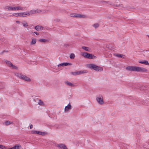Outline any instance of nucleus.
<instances>
[{
    "label": "nucleus",
    "instance_id": "nucleus-7",
    "mask_svg": "<svg viewBox=\"0 0 149 149\" xmlns=\"http://www.w3.org/2000/svg\"><path fill=\"white\" fill-rule=\"evenodd\" d=\"M65 84L67 86H69L71 87H76L77 85L75 83H73L69 81L66 80L64 81V82Z\"/></svg>",
    "mask_w": 149,
    "mask_h": 149
},
{
    "label": "nucleus",
    "instance_id": "nucleus-3",
    "mask_svg": "<svg viewBox=\"0 0 149 149\" xmlns=\"http://www.w3.org/2000/svg\"><path fill=\"white\" fill-rule=\"evenodd\" d=\"M24 8L21 6H9L5 7L4 9L8 11L23 10Z\"/></svg>",
    "mask_w": 149,
    "mask_h": 149
},
{
    "label": "nucleus",
    "instance_id": "nucleus-40",
    "mask_svg": "<svg viewBox=\"0 0 149 149\" xmlns=\"http://www.w3.org/2000/svg\"><path fill=\"white\" fill-rule=\"evenodd\" d=\"M43 13H46V11H44V12H43Z\"/></svg>",
    "mask_w": 149,
    "mask_h": 149
},
{
    "label": "nucleus",
    "instance_id": "nucleus-17",
    "mask_svg": "<svg viewBox=\"0 0 149 149\" xmlns=\"http://www.w3.org/2000/svg\"><path fill=\"white\" fill-rule=\"evenodd\" d=\"M35 10H32L29 11H27V13H28V16H30V15L35 14Z\"/></svg>",
    "mask_w": 149,
    "mask_h": 149
},
{
    "label": "nucleus",
    "instance_id": "nucleus-29",
    "mask_svg": "<svg viewBox=\"0 0 149 149\" xmlns=\"http://www.w3.org/2000/svg\"><path fill=\"white\" fill-rule=\"evenodd\" d=\"M22 24L23 25V26L24 27H26L28 26V23L25 22H23L22 23Z\"/></svg>",
    "mask_w": 149,
    "mask_h": 149
},
{
    "label": "nucleus",
    "instance_id": "nucleus-25",
    "mask_svg": "<svg viewBox=\"0 0 149 149\" xmlns=\"http://www.w3.org/2000/svg\"><path fill=\"white\" fill-rule=\"evenodd\" d=\"M77 14L72 13L70 15V16L71 17H76L77 18Z\"/></svg>",
    "mask_w": 149,
    "mask_h": 149
},
{
    "label": "nucleus",
    "instance_id": "nucleus-22",
    "mask_svg": "<svg viewBox=\"0 0 149 149\" xmlns=\"http://www.w3.org/2000/svg\"><path fill=\"white\" fill-rule=\"evenodd\" d=\"M88 72V71L86 70H83L79 71V74L80 75L82 74L86 73Z\"/></svg>",
    "mask_w": 149,
    "mask_h": 149
},
{
    "label": "nucleus",
    "instance_id": "nucleus-36",
    "mask_svg": "<svg viewBox=\"0 0 149 149\" xmlns=\"http://www.w3.org/2000/svg\"><path fill=\"white\" fill-rule=\"evenodd\" d=\"M33 33L36 34L37 35H38V36L39 35V33L37 32H32L31 33V34H32L33 36H34Z\"/></svg>",
    "mask_w": 149,
    "mask_h": 149
},
{
    "label": "nucleus",
    "instance_id": "nucleus-20",
    "mask_svg": "<svg viewBox=\"0 0 149 149\" xmlns=\"http://www.w3.org/2000/svg\"><path fill=\"white\" fill-rule=\"evenodd\" d=\"M13 124V122H12L10 121H6L4 122L3 123L4 125L7 126Z\"/></svg>",
    "mask_w": 149,
    "mask_h": 149
},
{
    "label": "nucleus",
    "instance_id": "nucleus-31",
    "mask_svg": "<svg viewBox=\"0 0 149 149\" xmlns=\"http://www.w3.org/2000/svg\"><path fill=\"white\" fill-rule=\"evenodd\" d=\"M144 56H145L149 57V51H146L145 52Z\"/></svg>",
    "mask_w": 149,
    "mask_h": 149
},
{
    "label": "nucleus",
    "instance_id": "nucleus-8",
    "mask_svg": "<svg viewBox=\"0 0 149 149\" xmlns=\"http://www.w3.org/2000/svg\"><path fill=\"white\" fill-rule=\"evenodd\" d=\"M6 63L7 65L9 67L11 68L17 70L18 69V68L16 66L13 65L10 62L6 61Z\"/></svg>",
    "mask_w": 149,
    "mask_h": 149
},
{
    "label": "nucleus",
    "instance_id": "nucleus-5",
    "mask_svg": "<svg viewBox=\"0 0 149 149\" xmlns=\"http://www.w3.org/2000/svg\"><path fill=\"white\" fill-rule=\"evenodd\" d=\"M81 55L84 58L89 59H95L96 57L93 54L87 52H83L81 54Z\"/></svg>",
    "mask_w": 149,
    "mask_h": 149
},
{
    "label": "nucleus",
    "instance_id": "nucleus-11",
    "mask_svg": "<svg viewBox=\"0 0 149 149\" xmlns=\"http://www.w3.org/2000/svg\"><path fill=\"white\" fill-rule=\"evenodd\" d=\"M56 146L60 149H68L66 146L63 144H57Z\"/></svg>",
    "mask_w": 149,
    "mask_h": 149
},
{
    "label": "nucleus",
    "instance_id": "nucleus-38",
    "mask_svg": "<svg viewBox=\"0 0 149 149\" xmlns=\"http://www.w3.org/2000/svg\"><path fill=\"white\" fill-rule=\"evenodd\" d=\"M16 22L17 24H20V22L19 21H16Z\"/></svg>",
    "mask_w": 149,
    "mask_h": 149
},
{
    "label": "nucleus",
    "instance_id": "nucleus-23",
    "mask_svg": "<svg viewBox=\"0 0 149 149\" xmlns=\"http://www.w3.org/2000/svg\"><path fill=\"white\" fill-rule=\"evenodd\" d=\"M12 15L13 16L15 17H20V12L13 13Z\"/></svg>",
    "mask_w": 149,
    "mask_h": 149
},
{
    "label": "nucleus",
    "instance_id": "nucleus-32",
    "mask_svg": "<svg viewBox=\"0 0 149 149\" xmlns=\"http://www.w3.org/2000/svg\"><path fill=\"white\" fill-rule=\"evenodd\" d=\"M93 26L95 28H97L99 26V24L97 23H96L93 25Z\"/></svg>",
    "mask_w": 149,
    "mask_h": 149
},
{
    "label": "nucleus",
    "instance_id": "nucleus-35",
    "mask_svg": "<svg viewBox=\"0 0 149 149\" xmlns=\"http://www.w3.org/2000/svg\"><path fill=\"white\" fill-rule=\"evenodd\" d=\"M144 64H145L146 65H149V63L148 61L146 60H144Z\"/></svg>",
    "mask_w": 149,
    "mask_h": 149
},
{
    "label": "nucleus",
    "instance_id": "nucleus-26",
    "mask_svg": "<svg viewBox=\"0 0 149 149\" xmlns=\"http://www.w3.org/2000/svg\"><path fill=\"white\" fill-rule=\"evenodd\" d=\"M79 71H77V72H72L71 73V74H72L74 75V76H76L77 75H79Z\"/></svg>",
    "mask_w": 149,
    "mask_h": 149
},
{
    "label": "nucleus",
    "instance_id": "nucleus-12",
    "mask_svg": "<svg viewBox=\"0 0 149 149\" xmlns=\"http://www.w3.org/2000/svg\"><path fill=\"white\" fill-rule=\"evenodd\" d=\"M28 14L27 11L25 12H20V17H26L27 16H28Z\"/></svg>",
    "mask_w": 149,
    "mask_h": 149
},
{
    "label": "nucleus",
    "instance_id": "nucleus-2",
    "mask_svg": "<svg viewBox=\"0 0 149 149\" xmlns=\"http://www.w3.org/2000/svg\"><path fill=\"white\" fill-rule=\"evenodd\" d=\"M86 67L88 68L93 70L96 71H102L103 70L102 67L97 66L93 63H88L86 65Z\"/></svg>",
    "mask_w": 149,
    "mask_h": 149
},
{
    "label": "nucleus",
    "instance_id": "nucleus-28",
    "mask_svg": "<svg viewBox=\"0 0 149 149\" xmlns=\"http://www.w3.org/2000/svg\"><path fill=\"white\" fill-rule=\"evenodd\" d=\"M70 59H74L75 57V55L73 53H71L70 55Z\"/></svg>",
    "mask_w": 149,
    "mask_h": 149
},
{
    "label": "nucleus",
    "instance_id": "nucleus-18",
    "mask_svg": "<svg viewBox=\"0 0 149 149\" xmlns=\"http://www.w3.org/2000/svg\"><path fill=\"white\" fill-rule=\"evenodd\" d=\"M86 17L87 16L84 15L77 14V18H84Z\"/></svg>",
    "mask_w": 149,
    "mask_h": 149
},
{
    "label": "nucleus",
    "instance_id": "nucleus-27",
    "mask_svg": "<svg viewBox=\"0 0 149 149\" xmlns=\"http://www.w3.org/2000/svg\"><path fill=\"white\" fill-rule=\"evenodd\" d=\"M46 134V133L44 132H42L38 131L37 134H39L41 135H45Z\"/></svg>",
    "mask_w": 149,
    "mask_h": 149
},
{
    "label": "nucleus",
    "instance_id": "nucleus-39",
    "mask_svg": "<svg viewBox=\"0 0 149 149\" xmlns=\"http://www.w3.org/2000/svg\"><path fill=\"white\" fill-rule=\"evenodd\" d=\"M33 126L32 125H31L30 126V129H32L33 128Z\"/></svg>",
    "mask_w": 149,
    "mask_h": 149
},
{
    "label": "nucleus",
    "instance_id": "nucleus-30",
    "mask_svg": "<svg viewBox=\"0 0 149 149\" xmlns=\"http://www.w3.org/2000/svg\"><path fill=\"white\" fill-rule=\"evenodd\" d=\"M35 13H40L42 12L41 10L39 9L35 10Z\"/></svg>",
    "mask_w": 149,
    "mask_h": 149
},
{
    "label": "nucleus",
    "instance_id": "nucleus-14",
    "mask_svg": "<svg viewBox=\"0 0 149 149\" xmlns=\"http://www.w3.org/2000/svg\"><path fill=\"white\" fill-rule=\"evenodd\" d=\"M21 146L19 145H16L11 148H8L7 149H20Z\"/></svg>",
    "mask_w": 149,
    "mask_h": 149
},
{
    "label": "nucleus",
    "instance_id": "nucleus-24",
    "mask_svg": "<svg viewBox=\"0 0 149 149\" xmlns=\"http://www.w3.org/2000/svg\"><path fill=\"white\" fill-rule=\"evenodd\" d=\"M38 41L40 42H45L47 41V40L46 39L42 38L39 40Z\"/></svg>",
    "mask_w": 149,
    "mask_h": 149
},
{
    "label": "nucleus",
    "instance_id": "nucleus-34",
    "mask_svg": "<svg viewBox=\"0 0 149 149\" xmlns=\"http://www.w3.org/2000/svg\"><path fill=\"white\" fill-rule=\"evenodd\" d=\"M0 148H1L2 149H7L8 148H7L5 146L3 145H0Z\"/></svg>",
    "mask_w": 149,
    "mask_h": 149
},
{
    "label": "nucleus",
    "instance_id": "nucleus-21",
    "mask_svg": "<svg viewBox=\"0 0 149 149\" xmlns=\"http://www.w3.org/2000/svg\"><path fill=\"white\" fill-rule=\"evenodd\" d=\"M115 55L117 57L121 58H125V56L123 54H115Z\"/></svg>",
    "mask_w": 149,
    "mask_h": 149
},
{
    "label": "nucleus",
    "instance_id": "nucleus-1",
    "mask_svg": "<svg viewBox=\"0 0 149 149\" xmlns=\"http://www.w3.org/2000/svg\"><path fill=\"white\" fill-rule=\"evenodd\" d=\"M126 69L133 71L146 72L147 70L144 68L137 66H128L126 67Z\"/></svg>",
    "mask_w": 149,
    "mask_h": 149
},
{
    "label": "nucleus",
    "instance_id": "nucleus-13",
    "mask_svg": "<svg viewBox=\"0 0 149 149\" xmlns=\"http://www.w3.org/2000/svg\"><path fill=\"white\" fill-rule=\"evenodd\" d=\"M37 42V40L36 38H32L31 41L30 42V45H34L36 44Z\"/></svg>",
    "mask_w": 149,
    "mask_h": 149
},
{
    "label": "nucleus",
    "instance_id": "nucleus-15",
    "mask_svg": "<svg viewBox=\"0 0 149 149\" xmlns=\"http://www.w3.org/2000/svg\"><path fill=\"white\" fill-rule=\"evenodd\" d=\"M35 29L38 31H42L43 29V27L41 26L38 25L35 26Z\"/></svg>",
    "mask_w": 149,
    "mask_h": 149
},
{
    "label": "nucleus",
    "instance_id": "nucleus-37",
    "mask_svg": "<svg viewBox=\"0 0 149 149\" xmlns=\"http://www.w3.org/2000/svg\"><path fill=\"white\" fill-rule=\"evenodd\" d=\"M139 63L144 64V61H139Z\"/></svg>",
    "mask_w": 149,
    "mask_h": 149
},
{
    "label": "nucleus",
    "instance_id": "nucleus-6",
    "mask_svg": "<svg viewBox=\"0 0 149 149\" xmlns=\"http://www.w3.org/2000/svg\"><path fill=\"white\" fill-rule=\"evenodd\" d=\"M96 100L97 103L100 105H102L104 104L103 97L102 95H99L96 97Z\"/></svg>",
    "mask_w": 149,
    "mask_h": 149
},
{
    "label": "nucleus",
    "instance_id": "nucleus-16",
    "mask_svg": "<svg viewBox=\"0 0 149 149\" xmlns=\"http://www.w3.org/2000/svg\"><path fill=\"white\" fill-rule=\"evenodd\" d=\"M81 48L86 51L88 52H91V49L89 47L83 46L81 47Z\"/></svg>",
    "mask_w": 149,
    "mask_h": 149
},
{
    "label": "nucleus",
    "instance_id": "nucleus-19",
    "mask_svg": "<svg viewBox=\"0 0 149 149\" xmlns=\"http://www.w3.org/2000/svg\"><path fill=\"white\" fill-rule=\"evenodd\" d=\"M37 103L40 105L41 106H44L45 105V104L44 102L40 100H38Z\"/></svg>",
    "mask_w": 149,
    "mask_h": 149
},
{
    "label": "nucleus",
    "instance_id": "nucleus-33",
    "mask_svg": "<svg viewBox=\"0 0 149 149\" xmlns=\"http://www.w3.org/2000/svg\"><path fill=\"white\" fill-rule=\"evenodd\" d=\"M38 131L32 130L31 131V133L33 134H37Z\"/></svg>",
    "mask_w": 149,
    "mask_h": 149
},
{
    "label": "nucleus",
    "instance_id": "nucleus-4",
    "mask_svg": "<svg viewBox=\"0 0 149 149\" xmlns=\"http://www.w3.org/2000/svg\"><path fill=\"white\" fill-rule=\"evenodd\" d=\"M15 75L19 78L24 80V81L30 82L31 81V78L29 77L26 76V75L23 74L19 73H16Z\"/></svg>",
    "mask_w": 149,
    "mask_h": 149
},
{
    "label": "nucleus",
    "instance_id": "nucleus-9",
    "mask_svg": "<svg viewBox=\"0 0 149 149\" xmlns=\"http://www.w3.org/2000/svg\"><path fill=\"white\" fill-rule=\"evenodd\" d=\"M72 106L71 104L69 103L65 107L64 111L65 112H67L72 109Z\"/></svg>",
    "mask_w": 149,
    "mask_h": 149
},
{
    "label": "nucleus",
    "instance_id": "nucleus-10",
    "mask_svg": "<svg viewBox=\"0 0 149 149\" xmlns=\"http://www.w3.org/2000/svg\"><path fill=\"white\" fill-rule=\"evenodd\" d=\"M72 65V64L69 63H61L59 64H58L57 65V67L58 68H59L61 66L63 67L67 66L68 65Z\"/></svg>",
    "mask_w": 149,
    "mask_h": 149
}]
</instances>
